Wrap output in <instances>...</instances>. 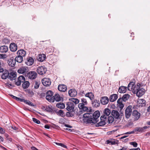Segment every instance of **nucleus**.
<instances>
[{"label": "nucleus", "mask_w": 150, "mask_h": 150, "mask_svg": "<svg viewBox=\"0 0 150 150\" xmlns=\"http://www.w3.org/2000/svg\"><path fill=\"white\" fill-rule=\"evenodd\" d=\"M100 115V112L98 110L96 111L93 114L85 113L83 115V121L84 123L89 126L95 124L96 127L103 126L107 123V119L105 116H101L100 121L97 123L98 121V119Z\"/></svg>", "instance_id": "1"}, {"label": "nucleus", "mask_w": 150, "mask_h": 150, "mask_svg": "<svg viewBox=\"0 0 150 150\" xmlns=\"http://www.w3.org/2000/svg\"><path fill=\"white\" fill-rule=\"evenodd\" d=\"M46 100L50 102H54V100H53V98L54 97V96H53V92L51 91H48L46 92Z\"/></svg>", "instance_id": "2"}, {"label": "nucleus", "mask_w": 150, "mask_h": 150, "mask_svg": "<svg viewBox=\"0 0 150 150\" xmlns=\"http://www.w3.org/2000/svg\"><path fill=\"white\" fill-rule=\"evenodd\" d=\"M47 71V68L44 66L39 67L37 69V71L38 73L40 75L45 74Z\"/></svg>", "instance_id": "3"}, {"label": "nucleus", "mask_w": 150, "mask_h": 150, "mask_svg": "<svg viewBox=\"0 0 150 150\" xmlns=\"http://www.w3.org/2000/svg\"><path fill=\"white\" fill-rule=\"evenodd\" d=\"M132 106L129 105L125 110V115L126 118L128 119L132 113Z\"/></svg>", "instance_id": "4"}, {"label": "nucleus", "mask_w": 150, "mask_h": 150, "mask_svg": "<svg viewBox=\"0 0 150 150\" xmlns=\"http://www.w3.org/2000/svg\"><path fill=\"white\" fill-rule=\"evenodd\" d=\"M29 78L30 79H35L37 76V73L34 71L29 72L27 74Z\"/></svg>", "instance_id": "5"}, {"label": "nucleus", "mask_w": 150, "mask_h": 150, "mask_svg": "<svg viewBox=\"0 0 150 150\" xmlns=\"http://www.w3.org/2000/svg\"><path fill=\"white\" fill-rule=\"evenodd\" d=\"M42 82L43 85L46 86H49L51 83L50 79L48 78H43L42 80Z\"/></svg>", "instance_id": "6"}, {"label": "nucleus", "mask_w": 150, "mask_h": 150, "mask_svg": "<svg viewBox=\"0 0 150 150\" xmlns=\"http://www.w3.org/2000/svg\"><path fill=\"white\" fill-rule=\"evenodd\" d=\"M111 115L116 119H120V114L119 112L116 110H112L111 112Z\"/></svg>", "instance_id": "7"}, {"label": "nucleus", "mask_w": 150, "mask_h": 150, "mask_svg": "<svg viewBox=\"0 0 150 150\" xmlns=\"http://www.w3.org/2000/svg\"><path fill=\"white\" fill-rule=\"evenodd\" d=\"M34 63V60L31 57H28L25 62V64L28 66H30L32 65Z\"/></svg>", "instance_id": "8"}, {"label": "nucleus", "mask_w": 150, "mask_h": 150, "mask_svg": "<svg viewBox=\"0 0 150 150\" xmlns=\"http://www.w3.org/2000/svg\"><path fill=\"white\" fill-rule=\"evenodd\" d=\"M132 115L135 120H137L139 119L140 116V113L136 110H134L132 112Z\"/></svg>", "instance_id": "9"}, {"label": "nucleus", "mask_w": 150, "mask_h": 150, "mask_svg": "<svg viewBox=\"0 0 150 150\" xmlns=\"http://www.w3.org/2000/svg\"><path fill=\"white\" fill-rule=\"evenodd\" d=\"M67 109L68 111H73L74 110V106L73 103L69 102L67 104Z\"/></svg>", "instance_id": "10"}, {"label": "nucleus", "mask_w": 150, "mask_h": 150, "mask_svg": "<svg viewBox=\"0 0 150 150\" xmlns=\"http://www.w3.org/2000/svg\"><path fill=\"white\" fill-rule=\"evenodd\" d=\"M58 88L59 91L64 92L67 91V87L66 85L61 84L59 85Z\"/></svg>", "instance_id": "11"}, {"label": "nucleus", "mask_w": 150, "mask_h": 150, "mask_svg": "<svg viewBox=\"0 0 150 150\" xmlns=\"http://www.w3.org/2000/svg\"><path fill=\"white\" fill-rule=\"evenodd\" d=\"M108 98L106 96L102 97L101 98L100 101L101 103L103 105H106L109 102Z\"/></svg>", "instance_id": "12"}, {"label": "nucleus", "mask_w": 150, "mask_h": 150, "mask_svg": "<svg viewBox=\"0 0 150 150\" xmlns=\"http://www.w3.org/2000/svg\"><path fill=\"white\" fill-rule=\"evenodd\" d=\"M28 68L25 67H21L18 70V72L19 74H23L26 72Z\"/></svg>", "instance_id": "13"}, {"label": "nucleus", "mask_w": 150, "mask_h": 150, "mask_svg": "<svg viewBox=\"0 0 150 150\" xmlns=\"http://www.w3.org/2000/svg\"><path fill=\"white\" fill-rule=\"evenodd\" d=\"M16 72H11L10 73H9L8 76V79L11 81L15 80L16 78Z\"/></svg>", "instance_id": "14"}, {"label": "nucleus", "mask_w": 150, "mask_h": 150, "mask_svg": "<svg viewBox=\"0 0 150 150\" xmlns=\"http://www.w3.org/2000/svg\"><path fill=\"white\" fill-rule=\"evenodd\" d=\"M10 50L12 52H15L17 50V45L14 43H12L10 45Z\"/></svg>", "instance_id": "15"}, {"label": "nucleus", "mask_w": 150, "mask_h": 150, "mask_svg": "<svg viewBox=\"0 0 150 150\" xmlns=\"http://www.w3.org/2000/svg\"><path fill=\"white\" fill-rule=\"evenodd\" d=\"M111 111L110 109L108 108H106L103 111V115L101 116H105V117L107 119V117L111 113Z\"/></svg>", "instance_id": "16"}, {"label": "nucleus", "mask_w": 150, "mask_h": 150, "mask_svg": "<svg viewBox=\"0 0 150 150\" xmlns=\"http://www.w3.org/2000/svg\"><path fill=\"white\" fill-rule=\"evenodd\" d=\"M68 93L69 95L71 97H75L77 94V92L75 89H70Z\"/></svg>", "instance_id": "17"}, {"label": "nucleus", "mask_w": 150, "mask_h": 150, "mask_svg": "<svg viewBox=\"0 0 150 150\" xmlns=\"http://www.w3.org/2000/svg\"><path fill=\"white\" fill-rule=\"evenodd\" d=\"M149 127L144 126V127H136L135 128V130L140 132H143L145 131V129L149 128Z\"/></svg>", "instance_id": "18"}, {"label": "nucleus", "mask_w": 150, "mask_h": 150, "mask_svg": "<svg viewBox=\"0 0 150 150\" xmlns=\"http://www.w3.org/2000/svg\"><path fill=\"white\" fill-rule=\"evenodd\" d=\"M92 104L93 107L97 108L100 106V102L99 100L95 99L92 101Z\"/></svg>", "instance_id": "19"}, {"label": "nucleus", "mask_w": 150, "mask_h": 150, "mask_svg": "<svg viewBox=\"0 0 150 150\" xmlns=\"http://www.w3.org/2000/svg\"><path fill=\"white\" fill-rule=\"evenodd\" d=\"M17 54L18 55L23 57L25 56L26 54V52L23 50H20L17 51Z\"/></svg>", "instance_id": "20"}, {"label": "nucleus", "mask_w": 150, "mask_h": 150, "mask_svg": "<svg viewBox=\"0 0 150 150\" xmlns=\"http://www.w3.org/2000/svg\"><path fill=\"white\" fill-rule=\"evenodd\" d=\"M8 63L9 66L14 67L15 65L16 61L15 59L11 58L8 60Z\"/></svg>", "instance_id": "21"}, {"label": "nucleus", "mask_w": 150, "mask_h": 150, "mask_svg": "<svg viewBox=\"0 0 150 150\" xmlns=\"http://www.w3.org/2000/svg\"><path fill=\"white\" fill-rule=\"evenodd\" d=\"M85 104L83 103H80L78 105V107L80 109L84 111H85L88 109V107L85 106Z\"/></svg>", "instance_id": "22"}, {"label": "nucleus", "mask_w": 150, "mask_h": 150, "mask_svg": "<svg viewBox=\"0 0 150 150\" xmlns=\"http://www.w3.org/2000/svg\"><path fill=\"white\" fill-rule=\"evenodd\" d=\"M144 89L143 88L140 89L136 92L137 95L138 97H140L142 96L144 93Z\"/></svg>", "instance_id": "23"}, {"label": "nucleus", "mask_w": 150, "mask_h": 150, "mask_svg": "<svg viewBox=\"0 0 150 150\" xmlns=\"http://www.w3.org/2000/svg\"><path fill=\"white\" fill-rule=\"evenodd\" d=\"M8 47L5 45L1 46L0 47V52L2 53H6L7 52Z\"/></svg>", "instance_id": "24"}, {"label": "nucleus", "mask_w": 150, "mask_h": 150, "mask_svg": "<svg viewBox=\"0 0 150 150\" xmlns=\"http://www.w3.org/2000/svg\"><path fill=\"white\" fill-rule=\"evenodd\" d=\"M127 90V87L121 86L119 87L118 91L120 93H124L126 92Z\"/></svg>", "instance_id": "25"}, {"label": "nucleus", "mask_w": 150, "mask_h": 150, "mask_svg": "<svg viewBox=\"0 0 150 150\" xmlns=\"http://www.w3.org/2000/svg\"><path fill=\"white\" fill-rule=\"evenodd\" d=\"M118 98V96L116 94H114L111 95L109 98L110 101L113 102L115 101Z\"/></svg>", "instance_id": "26"}, {"label": "nucleus", "mask_w": 150, "mask_h": 150, "mask_svg": "<svg viewBox=\"0 0 150 150\" xmlns=\"http://www.w3.org/2000/svg\"><path fill=\"white\" fill-rule=\"evenodd\" d=\"M9 72L8 70H6L2 74L1 76V78L4 79H5L7 78L8 79Z\"/></svg>", "instance_id": "27"}, {"label": "nucleus", "mask_w": 150, "mask_h": 150, "mask_svg": "<svg viewBox=\"0 0 150 150\" xmlns=\"http://www.w3.org/2000/svg\"><path fill=\"white\" fill-rule=\"evenodd\" d=\"M46 59V56L45 54H39L38 60L39 62H43Z\"/></svg>", "instance_id": "28"}, {"label": "nucleus", "mask_w": 150, "mask_h": 150, "mask_svg": "<svg viewBox=\"0 0 150 150\" xmlns=\"http://www.w3.org/2000/svg\"><path fill=\"white\" fill-rule=\"evenodd\" d=\"M68 111L69 112H67L66 113V115L67 117H72L75 114L74 110Z\"/></svg>", "instance_id": "29"}, {"label": "nucleus", "mask_w": 150, "mask_h": 150, "mask_svg": "<svg viewBox=\"0 0 150 150\" xmlns=\"http://www.w3.org/2000/svg\"><path fill=\"white\" fill-rule=\"evenodd\" d=\"M140 84L139 83H138L136 86H134L133 87L132 90L133 92L134 93H136L137 91L140 88Z\"/></svg>", "instance_id": "30"}, {"label": "nucleus", "mask_w": 150, "mask_h": 150, "mask_svg": "<svg viewBox=\"0 0 150 150\" xmlns=\"http://www.w3.org/2000/svg\"><path fill=\"white\" fill-rule=\"evenodd\" d=\"M16 62L19 63H21L23 60V58L21 56H18L16 57L15 59Z\"/></svg>", "instance_id": "31"}, {"label": "nucleus", "mask_w": 150, "mask_h": 150, "mask_svg": "<svg viewBox=\"0 0 150 150\" xmlns=\"http://www.w3.org/2000/svg\"><path fill=\"white\" fill-rule=\"evenodd\" d=\"M61 100V97L58 94H55L54 96V98H53V100L54 101L55 100L56 101L59 102Z\"/></svg>", "instance_id": "32"}, {"label": "nucleus", "mask_w": 150, "mask_h": 150, "mask_svg": "<svg viewBox=\"0 0 150 150\" xmlns=\"http://www.w3.org/2000/svg\"><path fill=\"white\" fill-rule=\"evenodd\" d=\"M85 96L89 98L91 100H92L94 98V95L91 92L88 93H86Z\"/></svg>", "instance_id": "33"}, {"label": "nucleus", "mask_w": 150, "mask_h": 150, "mask_svg": "<svg viewBox=\"0 0 150 150\" xmlns=\"http://www.w3.org/2000/svg\"><path fill=\"white\" fill-rule=\"evenodd\" d=\"M135 86L133 82H130L128 85L127 89L129 91H132L133 87Z\"/></svg>", "instance_id": "34"}, {"label": "nucleus", "mask_w": 150, "mask_h": 150, "mask_svg": "<svg viewBox=\"0 0 150 150\" xmlns=\"http://www.w3.org/2000/svg\"><path fill=\"white\" fill-rule=\"evenodd\" d=\"M30 85L29 82L28 81H25L24 82H23V83L22 84V87L24 89H26L28 88Z\"/></svg>", "instance_id": "35"}, {"label": "nucleus", "mask_w": 150, "mask_h": 150, "mask_svg": "<svg viewBox=\"0 0 150 150\" xmlns=\"http://www.w3.org/2000/svg\"><path fill=\"white\" fill-rule=\"evenodd\" d=\"M138 102L139 104H142L141 106H145L146 105V102L145 100L143 99H139L138 100Z\"/></svg>", "instance_id": "36"}, {"label": "nucleus", "mask_w": 150, "mask_h": 150, "mask_svg": "<svg viewBox=\"0 0 150 150\" xmlns=\"http://www.w3.org/2000/svg\"><path fill=\"white\" fill-rule=\"evenodd\" d=\"M130 96V95L128 94H125L123 95L122 97V100L123 101L126 102L127 100H128Z\"/></svg>", "instance_id": "37"}, {"label": "nucleus", "mask_w": 150, "mask_h": 150, "mask_svg": "<svg viewBox=\"0 0 150 150\" xmlns=\"http://www.w3.org/2000/svg\"><path fill=\"white\" fill-rule=\"evenodd\" d=\"M114 119L112 115L108 116L107 118V122H108L109 123H111L114 121Z\"/></svg>", "instance_id": "38"}, {"label": "nucleus", "mask_w": 150, "mask_h": 150, "mask_svg": "<svg viewBox=\"0 0 150 150\" xmlns=\"http://www.w3.org/2000/svg\"><path fill=\"white\" fill-rule=\"evenodd\" d=\"M57 107L60 109H63L65 108L64 104L62 103H59L56 105Z\"/></svg>", "instance_id": "39"}, {"label": "nucleus", "mask_w": 150, "mask_h": 150, "mask_svg": "<svg viewBox=\"0 0 150 150\" xmlns=\"http://www.w3.org/2000/svg\"><path fill=\"white\" fill-rule=\"evenodd\" d=\"M45 110L46 111L51 113L53 112V110L52 108V107H50V106H47L46 107Z\"/></svg>", "instance_id": "40"}, {"label": "nucleus", "mask_w": 150, "mask_h": 150, "mask_svg": "<svg viewBox=\"0 0 150 150\" xmlns=\"http://www.w3.org/2000/svg\"><path fill=\"white\" fill-rule=\"evenodd\" d=\"M57 115L61 116L62 117H64L65 115L64 114V112L62 110H59L57 112H56Z\"/></svg>", "instance_id": "41"}, {"label": "nucleus", "mask_w": 150, "mask_h": 150, "mask_svg": "<svg viewBox=\"0 0 150 150\" xmlns=\"http://www.w3.org/2000/svg\"><path fill=\"white\" fill-rule=\"evenodd\" d=\"M71 100L72 102V103H74L75 104H78L79 102V100L77 98H72L71 99Z\"/></svg>", "instance_id": "42"}, {"label": "nucleus", "mask_w": 150, "mask_h": 150, "mask_svg": "<svg viewBox=\"0 0 150 150\" xmlns=\"http://www.w3.org/2000/svg\"><path fill=\"white\" fill-rule=\"evenodd\" d=\"M18 80H20L22 83L23 82L25 81V77L23 76H21L18 77Z\"/></svg>", "instance_id": "43"}, {"label": "nucleus", "mask_w": 150, "mask_h": 150, "mask_svg": "<svg viewBox=\"0 0 150 150\" xmlns=\"http://www.w3.org/2000/svg\"><path fill=\"white\" fill-rule=\"evenodd\" d=\"M25 103L33 107L34 106V105L33 104V103L32 102L28 100H25Z\"/></svg>", "instance_id": "44"}, {"label": "nucleus", "mask_w": 150, "mask_h": 150, "mask_svg": "<svg viewBox=\"0 0 150 150\" xmlns=\"http://www.w3.org/2000/svg\"><path fill=\"white\" fill-rule=\"evenodd\" d=\"M40 84V81H35L34 85V88L35 89H38L39 86Z\"/></svg>", "instance_id": "45"}, {"label": "nucleus", "mask_w": 150, "mask_h": 150, "mask_svg": "<svg viewBox=\"0 0 150 150\" xmlns=\"http://www.w3.org/2000/svg\"><path fill=\"white\" fill-rule=\"evenodd\" d=\"M129 144L130 145H132L134 147H136L138 145L137 143L135 142H130Z\"/></svg>", "instance_id": "46"}, {"label": "nucleus", "mask_w": 150, "mask_h": 150, "mask_svg": "<svg viewBox=\"0 0 150 150\" xmlns=\"http://www.w3.org/2000/svg\"><path fill=\"white\" fill-rule=\"evenodd\" d=\"M3 42L6 44H8L10 42V40L6 38H5L3 39Z\"/></svg>", "instance_id": "47"}, {"label": "nucleus", "mask_w": 150, "mask_h": 150, "mask_svg": "<svg viewBox=\"0 0 150 150\" xmlns=\"http://www.w3.org/2000/svg\"><path fill=\"white\" fill-rule=\"evenodd\" d=\"M33 121L35 123L37 124H40V121L38 120L35 118H32Z\"/></svg>", "instance_id": "48"}, {"label": "nucleus", "mask_w": 150, "mask_h": 150, "mask_svg": "<svg viewBox=\"0 0 150 150\" xmlns=\"http://www.w3.org/2000/svg\"><path fill=\"white\" fill-rule=\"evenodd\" d=\"M56 144L59 146H60L64 148H67V146L66 145H64V144L61 143H56Z\"/></svg>", "instance_id": "49"}, {"label": "nucleus", "mask_w": 150, "mask_h": 150, "mask_svg": "<svg viewBox=\"0 0 150 150\" xmlns=\"http://www.w3.org/2000/svg\"><path fill=\"white\" fill-rule=\"evenodd\" d=\"M118 107L120 108V110H121L123 108L124 105L122 103L118 104Z\"/></svg>", "instance_id": "50"}, {"label": "nucleus", "mask_w": 150, "mask_h": 150, "mask_svg": "<svg viewBox=\"0 0 150 150\" xmlns=\"http://www.w3.org/2000/svg\"><path fill=\"white\" fill-rule=\"evenodd\" d=\"M81 102H82V103L85 104V105H86L87 103L86 99L84 98H81Z\"/></svg>", "instance_id": "51"}, {"label": "nucleus", "mask_w": 150, "mask_h": 150, "mask_svg": "<svg viewBox=\"0 0 150 150\" xmlns=\"http://www.w3.org/2000/svg\"><path fill=\"white\" fill-rule=\"evenodd\" d=\"M21 83L22 82L18 79L17 81H16L15 83V84L17 86H19L21 85Z\"/></svg>", "instance_id": "52"}, {"label": "nucleus", "mask_w": 150, "mask_h": 150, "mask_svg": "<svg viewBox=\"0 0 150 150\" xmlns=\"http://www.w3.org/2000/svg\"><path fill=\"white\" fill-rule=\"evenodd\" d=\"M86 111L87 112H89V113H91V112H93V110L92 109V108L91 107H89V108L88 107L87 109L86 110Z\"/></svg>", "instance_id": "53"}, {"label": "nucleus", "mask_w": 150, "mask_h": 150, "mask_svg": "<svg viewBox=\"0 0 150 150\" xmlns=\"http://www.w3.org/2000/svg\"><path fill=\"white\" fill-rule=\"evenodd\" d=\"M5 133V130H4L3 128L0 127V133L1 134H3Z\"/></svg>", "instance_id": "54"}, {"label": "nucleus", "mask_w": 150, "mask_h": 150, "mask_svg": "<svg viewBox=\"0 0 150 150\" xmlns=\"http://www.w3.org/2000/svg\"><path fill=\"white\" fill-rule=\"evenodd\" d=\"M122 101L123 100H122V98H119L117 100V103L118 104L122 103Z\"/></svg>", "instance_id": "55"}, {"label": "nucleus", "mask_w": 150, "mask_h": 150, "mask_svg": "<svg viewBox=\"0 0 150 150\" xmlns=\"http://www.w3.org/2000/svg\"><path fill=\"white\" fill-rule=\"evenodd\" d=\"M118 141H111V144L112 145H114L116 144H118Z\"/></svg>", "instance_id": "56"}, {"label": "nucleus", "mask_w": 150, "mask_h": 150, "mask_svg": "<svg viewBox=\"0 0 150 150\" xmlns=\"http://www.w3.org/2000/svg\"><path fill=\"white\" fill-rule=\"evenodd\" d=\"M64 126L67 127L71 128L72 127V126H71L70 125H67V124H65Z\"/></svg>", "instance_id": "57"}, {"label": "nucleus", "mask_w": 150, "mask_h": 150, "mask_svg": "<svg viewBox=\"0 0 150 150\" xmlns=\"http://www.w3.org/2000/svg\"><path fill=\"white\" fill-rule=\"evenodd\" d=\"M44 127L45 128L49 129L50 128V126L48 125H45Z\"/></svg>", "instance_id": "58"}, {"label": "nucleus", "mask_w": 150, "mask_h": 150, "mask_svg": "<svg viewBox=\"0 0 150 150\" xmlns=\"http://www.w3.org/2000/svg\"><path fill=\"white\" fill-rule=\"evenodd\" d=\"M4 71V70L2 67L1 66H0V73L3 72Z\"/></svg>", "instance_id": "59"}, {"label": "nucleus", "mask_w": 150, "mask_h": 150, "mask_svg": "<svg viewBox=\"0 0 150 150\" xmlns=\"http://www.w3.org/2000/svg\"><path fill=\"white\" fill-rule=\"evenodd\" d=\"M10 96H11L12 97V98H13V99H16V100L17 97H16L15 96H13V95H10Z\"/></svg>", "instance_id": "60"}, {"label": "nucleus", "mask_w": 150, "mask_h": 150, "mask_svg": "<svg viewBox=\"0 0 150 150\" xmlns=\"http://www.w3.org/2000/svg\"><path fill=\"white\" fill-rule=\"evenodd\" d=\"M130 150H140V149L139 148H133L130 149Z\"/></svg>", "instance_id": "61"}, {"label": "nucleus", "mask_w": 150, "mask_h": 150, "mask_svg": "<svg viewBox=\"0 0 150 150\" xmlns=\"http://www.w3.org/2000/svg\"><path fill=\"white\" fill-rule=\"evenodd\" d=\"M64 129L66 130H67V131H69V132H72V130L71 129H68V128H65Z\"/></svg>", "instance_id": "62"}, {"label": "nucleus", "mask_w": 150, "mask_h": 150, "mask_svg": "<svg viewBox=\"0 0 150 150\" xmlns=\"http://www.w3.org/2000/svg\"><path fill=\"white\" fill-rule=\"evenodd\" d=\"M31 149L32 150H37V149L35 147L32 146L31 147Z\"/></svg>", "instance_id": "63"}, {"label": "nucleus", "mask_w": 150, "mask_h": 150, "mask_svg": "<svg viewBox=\"0 0 150 150\" xmlns=\"http://www.w3.org/2000/svg\"><path fill=\"white\" fill-rule=\"evenodd\" d=\"M4 141V138L1 136H0V142H3Z\"/></svg>", "instance_id": "64"}]
</instances>
